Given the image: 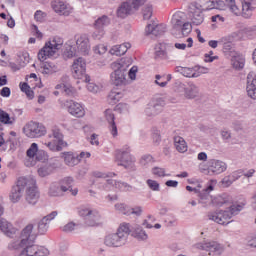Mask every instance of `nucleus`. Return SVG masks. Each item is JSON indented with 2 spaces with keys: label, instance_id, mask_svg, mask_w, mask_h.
I'll use <instances>...</instances> for the list:
<instances>
[{
  "label": "nucleus",
  "instance_id": "774afa93",
  "mask_svg": "<svg viewBox=\"0 0 256 256\" xmlns=\"http://www.w3.org/2000/svg\"><path fill=\"white\" fill-rule=\"evenodd\" d=\"M128 2L132 5V9H139L144 3H147V0H129Z\"/></svg>",
  "mask_w": 256,
  "mask_h": 256
},
{
  "label": "nucleus",
  "instance_id": "a878e982",
  "mask_svg": "<svg viewBox=\"0 0 256 256\" xmlns=\"http://www.w3.org/2000/svg\"><path fill=\"white\" fill-rule=\"evenodd\" d=\"M256 9V0H244L242 2V15L245 19L251 18Z\"/></svg>",
  "mask_w": 256,
  "mask_h": 256
},
{
  "label": "nucleus",
  "instance_id": "a18cd8bd",
  "mask_svg": "<svg viewBox=\"0 0 256 256\" xmlns=\"http://www.w3.org/2000/svg\"><path fill=\"white\" fill-rule=\"evenodd\" d=\"M25 245L26 243H23V240L19 238L17 240H12L8 244V249L9 251H21V249L23 250L25 248Z\"/></svg>",
  "mask_w": 256,
  "mask_h": 256
},
{
  "label": "nucleus",
  "instance_id": "69168bd1",
  "mask_svg": "<svg viewBox=\"0 0 256 256\" xmlns=\"http://www.w3.org/2000/svg\"><path fill=\"white\" fill-rule=\"evenodd\" d=\"M45 17H47V14L41 10H37L34 14V19L38 23H43V21H45Z\"/></svg>",
  "mask_w": 256,
  "mask_h": 256
},
{
  "label": "nucleus",
  "instance_id": "473e14b6",
  "mask_svg": "<svg viewBox=\"0 0 256 256\" xmlns=\"http://www.w3.org/2000/svg\"><path fill=\"white\" fill-rule=\"evenodd\" d=\"M231 65L233 69L236 71H241L245 67V56L241 53H237L236 55L230 57Z\"/></svg>",
  "mask_w": 256,
  "mask_h": 256
},
{
  "label": "nucleus",
  "instance_id": "0eeeda50",
  "mask_svg": "<svg viewBox=\"0 0 256 256\" xmlns=\"http://www.w3.org/2000/svg\"><path fill=\"white\" fill-rule=\"evenodd\" d=\"M27 160L25 161L26 167H35L37 161H45L47 159V152L39 150L37 143H32L26 151Z\"/></svg>",
  "mask_w": 256,
  "mask_h": 256
},
{
  "label": "nucleus",
  "instance_id": "0e129e2a",
  "mask_svg": "<svg viewBox=\"0 0 256 256\" xmlns=\"http://www.w3.org/2000/svg\"><path fill=\"white\" fill-rule=\"evenodd\" d=\"M146 184L148 185L149 189H151V191H159L160 190L159 182H157L155 180L148 179L146 181Z\"/></svg>",
  "mask_w": 256,
  "mask_h": 256
},
{
  "label": "nucleus",
  "instance_id": "9d476101",
  "mask_svg": "<svg viewBox=\"0 0 256 256\" xmlns=\"http://www.w3.org/2000/svg\"><path fill=\"white\" fill-rule=\"evenodd\" d=\"M87 62L83 59V57H79L75 59L72 64V74L75 79H81L85 81V83H89L91 81V76L87 75Z\"/></svg>",
  "mask_w": 256,
  "mask_h": 256
},
{
  "label": "nucleus",
  "instance_id": "3c124183",
  "mask_svg": "<svg viewBox=\"0 0 256 256\" xmlns=\"http://www.w3.org/2000/svg\"><path fill=\"white\" fill-rule=\"evenodd\" d=\"M142 15L145 20L151 19V17H153V6H151L149 4L144 6V8L142 10Z\"/></svg>",
  "mask_w": 256,
  "mask_h": 256
},
{
  "label": "nucleus",
  "instance_id": "ea45409f",
  "mask_svg": "<svg viewBox=\"0 0 256 256\" xmlns=\"http://www.w3.org/2000/svg\"><path fill=\"white\" fill-rule=\"evenodd\" d=\"M60 185H64L67 189V191H70V193L75 197L77 193H79V189L74 188L73 189V178L66 177L61 180Z\"/></svg>",
  "mask_w": 256,
  "mask_h": 256
},
{
  "label": "nucleus",
  "instance_id": "e433bc0d",
  "mask_svg": "<svg viewBox=\"0 0 256 256\" xmlns=\"http://www.w3.org/2000/svg\"><path fill=\"white\" fill-rule=\"evenodd\" d=\"M205 7L207 11H211V9L225 11V0H207Z\"/></svg>",
  "mask_w": 256,
  "mask_h": 256
},
{
  "label": "nucleus",
  "instance_id": "58836bf2",
  "mask_svg": "<svg viewBox=\"0 0 256 256\" xmlns=\"http://www.w3.org/2000/svg\"><path fill=\"white\" fill-rule=\"evenodd\" d=\"M107 183H108V185H113V187H115L119 191L127 192V191H131V189H133V187H131V185L127 184L126 182L108 179Z\"/></svg>",
  "mask_w": 256,
  "mask_h": 256
},
{
  "label": "nucleus",
  "instance_id": "aec40b11",
  "mask_svg": "<svg viewBox=\"0 0 256 256\" xmlns=\"http://www.w3.org/2000/svg\"><path fill=\"white\" fill-rule=\"evenodd\" d=\"M224 171H227V164L225 162L215 159L209 161V175H220V173H224Z\"/></svg>",
  "mask_w": 256,
  "mask_h": 256
},
{
  "label": "nucleus",
  "instance_id": "680f3d73",
  "mask_svg": "<svg viewBox=\"0 0 256 256\" xmlns=\"http://www.w3.org/2000/svg\"><path fill=\"white\" fill-rule=\"evenodd\" d=\"M86 83H88L86 87L90 93H99V91H101V87L99 85H97L91 81L86 82Z\"/></svg>",
  "mask_w": 256,
  "mask_h": 256
},
{
  "label": "nucleus",
  "instance_id": "de8ad7c7",
  "mask_svg": "<svg viewBox=\"0 0 256 256\" xmlns=\"http://www.w3.org/2000/svg\"><path fill=\"white\" fill-rule=\"evenodd\" d=\"M77 229H79V224L73 221H70L61 227V231H63V233H74Z\"/></svg>",
  "mask_w": 256,
  "mask_h": 256
},
{
  "label": "nucleus",
  "instance_id": "20e7f679",
  "mask_svg": "<svg viewBox=\"0 0 256 256\" xmlns=\"http://www.w3.org/2000/svg\"><path fill=\"white\" fill-rule=\"evenodd\" d=\"M63 38L56 36L45 43L44 47L38 52L39 61H45L49 57H55L57 51L63 47Z\"/></svg>",
  "mask_w": 256,
  "mask_h": 256
},
{
  "label": "nucleus",
  "instance_id": "cd10ccee",
  "mask_svg": "<svg viewBox=\"0 0 256 256\" xmlns=\"http://www.w3.org/2000/svg\"><path fill=\"white\" fill-rule=\"evenodd\" d=\"M105 119L108 121L110 125V133L114 137H117L118 131H117V124H115V114H113V110L107 109L104 112Z\"/></svg>",
  "mask_w": 256,
  "mask_h": 256
},
{
  "label": "nucleus",
  "instance_id": "4468645a",
  "mask_svg": "<svg viewBox=\"0 0 256 256\" xmlns=\"http://www.w3.org/2000/svg\"><path fill=\"white\" fill-rule=\"evenodd\" d=\"M25 185V176L19 177L16 185H14L10 191L9 198L12 203H19V201H21L23 193H25Z\"/></svg>",
  "mask_w": 256,
  "mask_h": 256
},
{
  "label": "nucleus",
  "instance_id": "37998d69",
  "mask_svg": "<svg viewBox=\"0 0 256 256\" xmlns=\"http://www.w3.org/2000/svg\"><path fill=\"white\" fill-rule=\"evenodd\" d=\"M223 53L225 57H235L239 52L235 51V46L231 42H226L223 44Z\"/></svg>",
  "mask_w": 256,
  "mask_h": 256
},
{
  "label": "nucleus",
  "instance_id": "f03ea898",
  "mask_svg": "<svg viewBox=\"0 0 256 256\" xmlns=\"http://www.w3.org/2000/svg\"><path fill=\"white\" fill-rule=\"evenodd\" d=\"M91 51V44L87 34H82L75 37V41H68L65 50V56L68 59L75 57L78 53L80 55H87Z\"/></svg>",
  "mask_w": 256,
  "mask_h": 256
},
{
  "label": "nucleus",
  "instance_id": "4d7b16f0",
  "mask_svg": "<svg viewBox=\"0 0 256 256\" xmlns=\"http://www.w3.org/2000/svg\"><path fill=\"white\" fill-rule=\"evenodd\" d=\"M178 29L181 30L183 37H187V35H189V33H191L193 28L189 22H186V23L182 24L181 28H178Z\"/></svg>",
  "mask_w": 256,
  "mask_h": 256
},
{
  "label": "nucleus",
  "instance_id": "a19ab883",
  "mask_svg": "<svg viewBox=\"0 0 256 256\" xmlns=\"http://www.w3.org/2000/svg\"><path fill=\"white\" fill-rule=\"evenodd\" d=\"M185 14H183V12H176L173 16H172V25H173V29H181V27H183V17Z\"/></svg>",
  "mask_w": 256,
  "mask_h": 256
},
{
  "label": "nucleus",
  "instance_id": "39448f33",
  "mask_svg": "<svg viewBox=\"0 0 256 256\" xmlns=\"http://www.w3.org/2000/svg\"><path fill=\"white\" fill-rule=\"evenodd\" d=\"M25 199L29 205H37L40 193L37 188V180L32 176H24Z\"/></svg>",
  "mask_w": 256,
  "mask_h": 256
},
{
  "label": "nucleus",
  "instance_id": "7ed1b4c3",
  "mask_svg": "<svg viewBox=\"0 0 256 256\" xmlns=\"http://www.w3.org/2000/svg\"><path fill=\"white\" fill-rule=\"evenodd\" d=\"M131 233V225L123 223L117 230V233L109 234L104 239L106 247H123L127 243V239Z\"/></svg>",
  "mask_w": 256,
  "mask_h": 256
},
{
  "label": "nucleus",
  "instance_id": "864d4df0",
  "mask_svg": "<svg viewBox=\"0 0 256 256\" xmlns=\"http://www.w3.org/2000/svg\"><path fill=\"white\" fill-rule=\"evenodd\" d=\"M63 93L68 97H75V95H77V90L72 85L66 84V86H64Z\"/></svg>",
  "mask_w": 256,
  "mask_h": 256
},
{
  "label": "nucleus",
  "instance_id": "f3484780",
  "mask_svg": "<svg viewBox=\"0 0 256 256\" xmlns=\"http://www.w3.org/2000/svg\"><path fill=\"white\" fill-rule=\"evenodd\" d=\"M110 23L111 20L107 17V15L99 17L94 23L96 30L92 34L93 39H101L103 35H105V27H108Z\"/></svg>",
  "mask_w": 256,
  "mask_h": 256
},
{
  "label": "nucleus",
  "instance_id": "c9c22d12",
  "mask_svg": "<svg viewBox=\"0 0 256 256\" xmlns=\"http://www.w3.org/2000/svg\"><path fill=\"white\" fill-rule=\"evenodd\" d=\"M57 71H59V67H57L54 62H44L40 67V73L46 77L53 75V73H57Z\"/></svg>",
  "mask_w": 256,
  "mask_h": 256
},
{
  "label": "nucleus",
  "instance_id": "09e8293b",
  "mask_svg": "<svg viewBox=\"0 0 256 256\" xmlns=\"http://www.w3.org/2000/svg\"><path fill=\"white\" fill-rule=\"evenodd\" d=\"M153 163H155V160L151 154H145L140 159V165H142V167H151Z\"/></svg>",
  "mask_w": 256,
  "mask_h": 256
},
{
  "label": "nucleus",
  "instance_id": "e2e57ef3",
  "mask_svg": "<svg viewBox=\"0 0 256 256\" xmlns=\"http://www.w3.org/2000/svg\"><path fill=\"white\" fill-rule=\"evenodd\" d=\"M246 91L250 99H254V100L256 99V85H247Z\"/></svg>",
  "mask_w": 256,
  "mask_h": 256
},
{
  "label": "nucleus",
  "instance_id": "9b49d317",
  "mask_svg": "<svg viewBox=\"0 0 256 256\" xmlns=\"http://www.w3.org/2000/svg\"><path fill=\"white\" fill-rule=\"evenodd\" d=\"M196 249L207 251L209 255H223L225 246L216 241H203L195 244Z\"/></svg>",
  "mask_w": 256,
  "mask_h": 256
},
{
  "label": "nucleus",
  "instance_id": "7c9ffc66",
  "mask_svg": "<svg viewBox=\"0 0 256 256\" xmlns=\"http://www.w3.org/2000/svg\"><path fill=\"white\" fill-rule=\"evenodd\" d=\"M55 171V163L53 162H46L41 164L37 170L39 177H49L51 173Z\"/></svg>",
  "mask_w": 256,
  "mask_h": 256
},
{
  "label": "nucleus",
  "instance_id": "5fc2aeb1",
  "mask_svg": "<svg viewBox=\"0 0 256 256\" xmlns=\"http://www.w3.org/2000/svg\"><path fill=\"white\" fill-rule=\"evenodd\" d=\"M152 139L154 145H159L161 143V132L157 128L152 129Z\"/></svg>",
  "mask_w": 256,
  "mask_h": 256
},
{
  "label": "nucleus",
  "instance_id": "79ce46f5",
  "mask_svg": "<svg viewBox=\"0 0 256 256\" xmlns=\"http://www.w3.org/2000/svg\"><path fill=\"white\" fill-rule=\"evenodd\" d=\"M224 4H225V11L226 9H229L231 13H233V15H236L237 17L241 15V9H239L237 4H235V0H224Z\"/></svg>",
  "mask_w": 256,
  "mask_h": 256
},
{
  "label": "nucleus",
  "instance_id": "4c0bfd02",
  "mask_svg": "<svg viewBox=\"0 0 256 256\" xmlns=\"http://www.w3.org/2000/svg\"><path fill=\"white\" fill-rule=\"evenodd\" d=\"M174 147L178 153H187V149L189 148L187 142L181 136L174 137Z\"/></svg>",
  "mask_w": 256,
  "mask_h": 256
},
{
  "label": "nucleus",
  "instance_id": "5701e85b",
  "mask_svg": "<svg viewBox=\"0 0 256 256\" xmlns=\"http://www.w3.org/2000/svg\"><path fill=\"white\" fill-rule=\"evenodd\" d=\"M63 193H67V187L59 182H52L48 188L49 197H63Z\"/></svg>",
  "mask_w": 256,
  "mask_h": 256
},
{
  "label": "nucleus",
  "instance_id": "6ab92c4d",
  "mask_svg": "<svg viewBox=\"0 0 256 256\" xmlns=\"http://www.w3.org/2000/svg\"><path fill=\"white\" fill-rule=\"evenodd\" d=\"M33 229H35L33 224H28L22 229L19 236L22 243H26V245L27 243H35V240L37 239V232H35Z\"/></svg>",
  "mask_w": 256,
  "mask_h": 256
},
{
  "label": "nucleus",
  "instance_id": "f704fd0d",
  "mask_svg": "<svg viewBox=\"0 0 256 256\" xmlns=\"http://www.w3.org/2000/svg\"><path fill=\"white\" fill-rule=\"evenodd\" d=\"M130 233H132V237H135L139 241H147L149 239V235H147V232L141 226H130Z\"/></svg>",
  "mask_w": 256,
  "mask_h": 256
},
{
  "label": "nucleus",
  "instance_id": "603ef678",
  "mask_svg": "<svg viewBox=\"0 0 256 256\" xmlns=\"http://www.w3.org/2000/svg\"><path fill=\"white\" fill-rule=\"evenodd\" d=\"M130 106L127 103H119L115 106V111L127 115L129 113Z\"/></svg>",
  "mask_w": 256,
  "mask_h": 256
},
{
  "label": "nucleus",
  "instance_id": "6e6d98bb",
  "mask_svg": "<svg viewBox=\"0 0 256 256\" xmlns=\"http://www.w3.org/2000/svg\"><path fill=\"white\" fill-rule=\"evenodd\" d=\"M33 79V80H31ZM27 81L28 83H32L33 81L36 83V87H43V84L41 83V78L37 77V74L35 73H31L28 77H27Z\"/></svg>",
  "mask_w": 256,
  "mask_h": 256
},
{
  "label": "nucleus",
  "instance_id": "f8f14e48",
  "mask_svg": "<svg viewBox=\"0 0 256 256\" xmlns=\"http://www.w3.org/2000/svg\"><path fill=\"white\" fill-rule=\"evenodd\" d=\"M114 72L111 73L110 79L113 83V85H116V87H121V85H125V71L127 67L123 65V60L120 62H116L112 65Z\"/></svg>",
  "mask_w": 256,
  "mask_h": 256
},
{
  "label": "nucleus",
  "instance_id": "6e6552de",
  "mask_svg": "<svg viewBox=\"0 0 256 256\" xmlns=\"http://www.w3.org/2000/svg\"><path fill=\"white\" fill-rule=\"evenodd\" d=\"M51 141L45 143L50 151L59 152L63 151V147H67V142L63 140V133L57 127L52 128V133L48 135Z\"/></svg>",
  "mask_w": 256,
  "mask_h": 256
},
{
  "label": "nucleus",
  "instance_id": "72a5a7b5",
  "mask_svg": "<svg viewBox=\"0 0 256 256\" xmlns=\"http://www.w3.org/2000/svg\"><path fill=\"white\" fill-rule=\"evenodd\" d=\"M133 11V6L131 5L130 1H125L120 4V6L117 9V15L121 19H125L127 15H131V12Z\"/></svg>",
  "mask_w": 256,
  "mask_h": 256
},
{
  "label": "nucleus",
  "instance_id": "a211bd4d",
  "mask_svg": "<svg viewBox=\"0 0 256 256\" xmlns=\"http://www.w3.org/2000/svg\"><path fill=\"white\" fill-rule=\"evenodd\" d=\"M53 11L58 13V15H64L65 17H69L73 13V7L63 0H54L51 3Z\"/></svg>",
  "mask_w": 256,
  "mask_h": 256
},
{
  "label": "nucleus",
  "instance_id": "c756f323",
  "mask_svg": "<svg viewBox=\"0 0 256 256\" xmlns=\"http://www.w3.org/2000/svg\"><path fill=\"white\" fill-rule=\"evenodd\" d=\"M129 49H131V43L126 42L120 45L112 46V48L109 50V53L111 55H116V57H121V55H125Z\"/></svg>",
  "mask_w": 256,
  "mask_h": 256
},
{
  "label": "nucleus",
  "instance_id": "ddd939ff",
  "mask_svg": "<svg viewBox=\"0 0 256 256\" xmlns=\"http://www.w3.org/2000/svg\"><path fill=\"white\" fill-rule=\"evenodd\" d=\"M49 250L43 246L35 245V243H27L19 254L15 256H47Z\"/></svg>",
  "mask_w": 256,
  "mask_h": 256
},
{
  "label": "nucleus",
  "instance_id": "423d86ee",
  "mask_svg": "<svg viewBox=\"0 0 256 256\" xmlns=\"http://www.w3.org/2000/svg\"><path fill=\"white\" fill-rule=\"evenodd\" d=\"M115 159L120 167H124L128 171H135V157L131 155L129 146L116 150Z\"/></svg>",
  "mask_w": 256,
  "mask_h": 256
},
{
  "label": "nucleus",
  "instance_id": "c85d7f7f",
  "mask_svg": "<svg viewBox=\"0 0 256 256\" xmlns=\"http://www.w3.org/2000/svg\"><path fill=\"white\" fill-rule=\"evenodd\" d=\"M62 157L64 159L65 165L68 167H75L79 165V154L74 152H63Z\"/></svg>",
  "mask_w": 256,
  "mask_h": 256
},
{
  "label": "nucleus",
  "instance_id": "c03bdc74",
  "mask_svg": "<svg viewBox=\"0 0 256 256\" xmlns=\"http://www.w3.org/2000/svg\"><path fill=\"white\" fill-rule=\"evenodd\" d=\"M155 59H167L165 44L159 43L155 46Z\"/></svg>",
  "mask_w": 256,
  "mask_h": 256
},
{
  "label": "nucleus",
  "instance_id": "bf43d9fd",
  "mask_svg": "<svg viewBox=\"0 0 256 256\" xmlns=\"http://www.w3.org/2000/svg\"><path fill=\"white\" fill-rule=\"evenodd\" d=\"M143 214V207L135 206L133 208H129L128 215H136V217H141Z\"/></svg>",
  "mask_w": 256,
  "mask_h": 256
},
{
  "label": "nucleus",
  "instance_id": "f257e3e1",
  "mask_svg": "<svg viewBox=\"0 0 256 256\" xmlns=\"http://www.w3.org/2000/svg\"><path fill=\"white\" fill-rule=\"evenodd\" d=\"M212 205H214V207H229V210L209 212V221H214V223H218V225H229V223H231L230 219L243 211L245 205H247V200L241 197L233 202L231 196L223 194L222 196L214 197L212 199Z\"/></svg>",
  "mask_w": 256,
  "mask_h": 256
},
{
  "label": "nucleus",
  "instance_id": "b1692460",
  "mask_svg": "<svg viewBox=\"0 0 256 256\" xmlns=\"http://www.w3.org/2000/svg\"><path fill=\"white\" fill-rule=\"evenodd\" d=\"M175 72L180 73V75H183V77H188V78L201 77V73H203V72L197 70V67L189 68V67H183V66H176Z\"/></svg>",
  "mask_w": 256,
  "mask_h": 256
},
{
  "label": "nucleus",
  "instance_id": "052dcab7",
  "mask_svg": "<svg viewBox=\"0 0 256 256\" xmlns=\"http://www.w3.org/2000/svg\"><path fill=\"white\" fill-rule=\"evenodd\" d=\"M203 14L202 13H194L192 16V25H201L203 23Z\"/></svg>",
  "mask_w": 256,
  "mask_h": 256
},
{
  "label": "nucleus",
  "instance_id": "2f4dec72",
  "mask_svg": "<svg viewBox=\"0 0 256 256\" xmlns=\"http://www.w3.org/2000/svg\"><path fill=\"white\" fill-rule=\"evenodd\" d=\"M199 93H200L199 86L195 85L192 82H189L186 85L184 97H185V99H195L196 97H199Z\"/></svg>",
  "mask_w": 256,
  "mask_h": 256
},
{
  "label": "nucleus",
  "instance_id": "bb28decb",
  "mask_svg": "<svg viewBox=\"0 0 256 256\" xmlns=\"http://www.w3.org/2000/svg\"><path fill=\"white\" fill-rule=\"evenodd\" d=\"M0 231L4 233L7 237H13L15 235V232L17 229L13 227V224L11 222L7 221L5 218L0 219Z\"/></svg>",
  "mask_w": 256,
  "mask_h": 256
},
{
  "label": "nucleus",
  "instance_id": "1a4fd4ad",
  "mask_svg": "<svg viewBox=\"0 0 256 256\" xmlns=\"http://www.w3.org/2000/svg\"><path fill=\"white\" fill-rule=\"evenodd\" d=\"M23 133L29 139H39L47 135V128L42 123L30 121L23 127Z\"/></svg>",
  "mask_w": 256,
  "mask_h": 256
},
{
  "label": "nucleus",
  "instance_id": "2eb2a0df",
  "mask_svg": "<svg viewBox=\"0 0 256 256\" xmlns=\"http://www.w3.org/2000/svg\"><path fill=\"white\" fill-rule=\"evenodd\" d=\"M78 215L83 217V219H88L89 221H99L101 219V214L99 210L93 208L91 205L86 204L78 208Z\"/></svg>",
  "mask_w": 256,
  "mask_h": 256
},
{
  "label": "nucleus",
  "instance_id": "dca6fc26",
  "mask_svg": "<svg viewBox=\"0 0 256 256\" xmlns=\"http://www.w3.org/2000/svg\"><path fill=\"white\" fill-rule=\"evenodd\" d=\"M163 107H165V100L163 98L153 99L145 108V115L147 117H155L163 111Z\"/></svg>",
  "mask_w": 256,
  "mask_h": 256
},
{
  "label": "nucleus",
  "instance_id": "8fccbe9b",
  "mask_svg": "<svg viewBox=\"0 0 256 256\" xmlns=\"http://www.w3.org/2000/svg\"><path fill=\"white\" fill-rule=\"evenodd\" d=\"M47 231H49V222L47 220H45L44 218H42L38 222V233H39V235H45V233Z\"/></svg>",
  "mask_w": 256,
  "mask_h": 256
},
{
  "label": "nucleus",
  "instance_id": "412c9836",
  "mask_svg": "<svg viewBox=\"0 0 256 256\" xmlns=\"http://www.w3.org/2000/svg\"><path fill=\"white\" fill-rule=\"evenodd\" d=\"M68 113L73 117H85V107L83 104L75 101H70L67 104Z\"/></svg>",
  "mask_w": 256,
  "mask_h": 256
},
{
  "label": "nucleus",
  "instance_id": "13d9d810",
  "mask_svg": "<svg viewBox=\"0 0 256 256\" xmlns=\"http://www.w3.org/2000/svg\"><path fill=\"white\" fill-rule=\"evenodd\" d=\"M114 207L116 211H119L120 213H122V215H129V207H127V205L123 203H117Z\"/></svg>",
  "mask_w": 256,
  "mask_h": 256
},
{
  "label": "nucleus",
  "instance_id": "393cba45",
  "mask_svg": "<svg viewBox=\"0 0 256 256\" xmlns=\"http://www.w3.org/2000/svg\"><path fill=\"white\" fill-rule=\"evenodd\" d=\"M214 187L209 184L200 194H199V203L200 205H203V207H207L208 205H211L213 198L209 193L213 191Z\"/></svg>",
  "mask_w": 256,
  "mask_h": 256
},
{
  "label": "nucleus",
  "instance_id": "338daca9",
  "mask_svg": "<svg viewBox=\"0 0 256 256\" xmlns=\"http://www.w3.org/2000/svg\"><path fill=\"white\" fill-rule=\"evenodd\" d=\"M247 85H256V71H251L248 73Z\"/></svg>",
  "mask_w": 256,
  "mask_h": 256
},
{
  "label": "nucleus",
  "instance_id": "49530a36",
  "mask_svg": "<svg viewBox=\"0 0 256 256\" xmlns=\"http://www.w3.org/2000/svg\"><path fill=\"white\" fill-rule=\"evenodd\" d=\"M0 123H4V125H13L15 123V118L9 116V113L5 112V110L0 109Z\"/></svg>",
  "mask_w": 256,
  "mask_h": 256
},
{
  "label": "nucleus",
  "instance_id": "4be33fe9",
  "mask_svg": "<svg viewBox=\"0 0 256 256\" xmlns=\"http://www.w3.org/2000/svg\"><path fill=\"white\" fill-rule=\"evenodd\" d=\"M167 31V25L165 24H156L153 22L152 24H148L145 29L146 35H154V37H159V35H163Z\"/></svg>",
  "mask_w": 256,
  "mask_h": 256
}]
</instances>
